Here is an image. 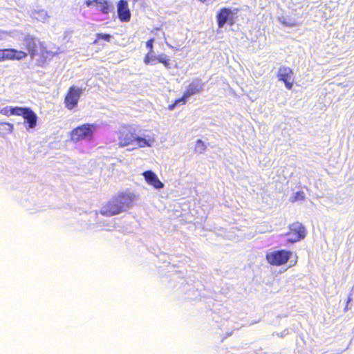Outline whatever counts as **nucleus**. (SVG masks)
<instances>
[{
  "mask_svg": "<svg viewBox=\"0 0 354 354\" xmlns=\"http://www.w3.org/2000/svg\"><path fill=\"white\" fill-rule=\"evenodd\" d=\"M97 129L95 124H83L74 128L69 133L70 139L73 142H79L84 140H91Z\"/></svg>",
  "mask_w": 354,
  "mask_h": 354,
  "instance_id": "nucleus-3",
  "label": "nucleus"
},
{
  "mask_svg": "<svg viewBox=\"0 0 354 354\" xmlns=\"http://www.w3.org/2000/svg\"><path fill=\"white\" fill-rule=\"evenodd\" d=\"M14 130V125L10 122H0V136L5 137L8 134L12 133Z\"/></svg>",
  "mask_w": 354,
  "mask_h": 354,
  "instance_id": "nucleus-17",
  "label": "nucleus"
},
{
  "mask_svg": "<svg viewBox=\"0 0 354 354\" xmlns=\"http://www.w3.org/2000/svg\"><path fill=\"white\" fill-rule=\"evenodd\" d=\"M188 97H185V94L183 93V96L177 100H175L176 104H178L181 103L182 104H186L187 99Z\"/></svg>",
  "mask_w": 354,
  "mask_h": 354,
  "instance_id": "nucleus-24",
  "label": "nucleus"
},
{
  "mask_svg": "<svg viewBox=\"0 0 354 354\" xmlns=\"http://www.w3.org/2000/svg\"><path fill=\"white\" fill-rule=\"evenodd\" d=\"M19 106H15V107H4L0 111V113L6 115V116H10V115H18Z\"/></svg>",
  "mask_w": 354,
  "mask_h": 354,
  "instance_id": "nucleus-19",
  "label": "nucleus"
},
{
  "mask_svg": "<svg viewBox=\"0 0 354 354\" xmlns=\"http://www.w3.org/2000/svg\"><path fill=\"white\" fill-rule=\"evenodd\" d=\"M238 11V8H235L234 10L226 7L221 8L216 14V21L218 28H223L227 23L230 26L234 24L235 19L233 15L236 14Z\"/></svg>",
  "mask_w": 354,
  "mask_h": 354,
  "instance_id": "nucleus-7",
  "label": "nucleus"
},
{
  "mask_svg": "<svg viewBox=\"0 0 354 354\" xmlns=\"http://www.w3.org/2000/svg\"><path fill=\"white\" fill-rule=\"evenodd\" d=\"M306 235L305 227L299 222H295L289 225L288 232L286 233L288 242L294 243L303 239Z\"/></svg>",
  "mask_w": 354,
  "mask_h": 354,
  "instance_id": "nucleus-6",
  "label": "nucleus"
},
{
  "mask_svg": "<svg viewBox=\"0 0 354 354\" xmlns=\"http://www.w3.org/2000/svg\"><path fill=\"white\" fill-rule=\"evenodd\" d=\"M17 116L24 118L28 129H35L37 127L38 117L30 108L19 106Z\"/></svg>",
  "mask_w": 354,
  "mask_h": 354,
  "instance_id": "nucleus-9",
  "label": "nucleus"
},
{
  "mask_svg": "<svg viewBox=\"0 0 354 354\" xmlns=\"http://www.w3.org/2000/svg\"><path fill=\"white\" fill-rule=\"evenodd\" d=\"M305 198V194L304 192H297L292 196V201L295 202L297 201H303Z\"/></svg>",
  "mask_w": 354,
  "mask_h": 354,
  "instance_id": "nucleus-22",
  "label": "nucleus"
},
{
  "mask_svg": "<svg viewBox=\"0 0 354 354\" xmlns=\"http://www.w3.org/2000/svg\"><path fill=\"white\" fill-rule=\"evenodd\" d=\"M154 59H156L158 62L162 64L166 68H170V62L169 59H168L167 56L165 54L159 55L157 57H154Z\"/></svg>",
  "mask_w": 354,
  "mask_h": 354,
  "instance_id": "nucleus-20",
  "label": "nucleus"
},
{
  "mask_svg": "<svg viewBox=\"0 0 354 354\" xmlns=\"http://www.w3.org/2000/svg\"><path fill=\"white\" fill-rule=\"evenodd\" d=\"M39 51L37 50V58L36 64L40 67H46L50 61L57 55V53L48 50L44 42L38 43Z\"/></svg>",
  "mask_w": 354,
  "mask_h": 354,
  "instance_id": "nucleus-5",
  "label": "nucleus"
},
{
  "mask_svg": "<svg viewBox=\"0 0 354 354\" xmlns=\"http://www.w3.org/2000/svg\"><path fill=\"white\" fill-rule=\"evenodd\" d=\"M153 42H154V39L153 38L149 39L146 42V46H147V48H149V53H153Z\"/></svg>",
  "mask_w": 354,
  "mask_h": 354,
  "instance_id": "nucleus-23",
  "label": "nucleus"
},
{
  "mask_svg": "<svg viewBox=\"0 0 354 354\" xmlns=\"http://www.w3.org/2000/svg\"><path fill=\"white\" fill-rule=\"evenodd\" d=\"M176 105H177V104H176V102L174 101V103L169 105L168 108L169 110H173L176 107Z\"/></svg>",
  "mask_w": 354,
  "mask_h": 354,
  "instance_id": "nucleus-26",
  "label": "nucleus"
},
{
  "mask_svg": "<svg viewBox=\"0 0 354 354\" xmlns=\"http://www.w3.org/2000/svg\"><path fill=\"white\" fill-rule=\"evenodd\" d=\"M152 53H149V52L145 55V57H144V62L145 63V64H149L152 60L150 55H151Z\"/></svg>",
  "mask_w": 354,
  "mask_h": 354,
  "instance_id": "nucleus-25",
  "label": "nucleus"
},
{
  "mask_svg": "<svg viewBox=\"0 0 354 354\" xmlns=\"http://www.w3.org/2000/svg\"><path fill=\"white\" fill-rule=\"evenodd\" d=\"M82 93L83 90L81 88L75 86H70L64 97L65 106L69 110L75 108Z\"/></svg>",
  "mask_w": 354,
  "mask_h": 354,
  "instance_id": "nucleus-8",
  "label": "nucleus"
},
{
  "mask_svg": "<svg viewBox=\"0 0 354 354\" xmlns=\"http://www.w3.org/2000/svg\"><path fill=\"white\" fill-rule=\"evenodd\" d=\"M84 3L86 6H98L100 10L103 14H108L111 11V6L106 0H85Z\"/></svg>",
  "mask_w": 354,
  "mask_h": 354,
  "instance_id": "nucleus-16",
  "label": "nucleus"
},
{
  "mask_svg": "<svg viewBox=\"0 0 354 354\" xmlns=\"http://www.w3.org/2000/svg\"><path fill=\"white\" fill-rule=\"evenodd\" d=\"M351 300H352V298L349 296L347 299L346 304L345 306V310H346L348 309V305L351 301Z\"/></svg>",
  "mask_w": 354,
  "mask_h": 354,
  "instance_id": "nucleus-27",
  "label": "nucleus"
},
{
  "mask_svg": "<svg viewBox=\"0 0 354 354\" xmlns=\"http://www.w3.org/2000/svg\"><path fill=\"white\" fill-rule=\"evenodd\" d=\"M117 12L120 21L128 22L131 19V11L126 0H120L118 3Z\"/></svg>",
  "mask_w": 354,
  "mask_h": 354,
  "instance_id": "nucleus-13",
  "label": "nucleus"
},
{
  "mask_svg": "<svg viewBox=\"0 0 354 354\" xmlns=\"http://www.w3.org/2000/svg\"><path fill=\"white\" fill-rule=\"evenodd\" d=\"M145 181L149 185L156 189H161L164 187L163 183L158 179L156 174L151 170H147L142 174Z\"/></svg>",
  "mask_w": 354,
  "mask_h": 354,
  "instance_id": "nucleus-15",
  "label": "nucleus"
},
{
  "mask_svg": "<svg viewBox=\"0 0 354 354\" xmlns=\"http://www.w3.org/2000/svg\"><path fill=\"white\" fill-rule=\"evenodd\" d=\"M95 40L93 41V44L95 45H102L100 41L102 40L109 43L112 39V35L108 33H97L96 34Z\"/></svg>",
  "mask_w": 354,
  "mask_h": 354,
  "instance_id": "nucleus-18",
  "label": "nucleus"
},
{
  "mask_svg": "<svg viewBox=\"0 0 354 354\" xmlns=\"http://www.w3.org/2000/svg\"><path fill=\"white\" fill-rule=\"evenodd\" d=\"M118 145L121 147L136 145V147L141 148L150 147L151 143L145 138L137 136L133 128L124 125L118 131Z\"/></svg>",
  "mask_w": 354,
  "mask_h": 354,
  "instance_id": "nucleus-2",
  "label": "nucleus"
},
{
  "mask_svg": "<svg viewBox=\"0 0 354 354\" xmlns=\"http://www.w3.org/2000/svg\"><path fill=\"white\" fill-rule=\"evenodd\" d=\"M292 256L290 250H279L266 254V259L268 263L275 266H280L286 263Z\"/></svg>",
  "mask_w": 354,
  "mask_h": 354,
  "instance_id": "nucleus-4",
  "label": "nucleus"
},
{
  "mask_svg": "<svg viewBox=\"0 0 354 354\" xmlns=\"http://www.w3.org/2000/svg\"><path fill=\"white\" fill-rule=\"evenodd\" d=\"M293 75L294 73L292 68L283 66L279 69L277 77L279 81L284 83L287 89L290 90L292 88L294 84Z\"/></svg>",
  "mask_w": 354,
  "mask_h": 354,
  "instance_id": "nucleus-10",
  "label": "nucleus"
},
{
  "mask_svg": "<svg viewBox=\"0 0 354 354\" xmlns=\"http://www.w3.org/2000/svg\"><path fill=\"white\" fill-rule=\"evenodd\" d=\"M135 195L122 192L113 196L101 209L100 214L105 216L119 214L132 205Z\"/></svg>",
  "mask_w": 354,
  "mask_h": 354,
  "instance_id": "nucleus-1",
  "label": "nucleus"
},
{
  "mask_svg": "<svg viewBox=\"0 0 354 354\" xmlns=\"http://www.w3.org/2000/svg\"><path fill=\"white\" fill-rule=\"evenodd\" d=\"M22 41L24 48L27 50L28 55H29L31 58L35 57L37 55L38 43L41 41L37 37L29 34L26 35L23 38Z\"/></svg>",
  "mask_w": 354,
  "mask_h": 354,
  "instance_id": "nucleus-11",
  "label": "nucleus"
},
{
  "mask_svg": "<svg viewBox=\"0 0 354 354\" xmlns=\"http://www.w3.org/2000/svg\"><path fill=\"white\" fill-rule=\"evenodd\" d=\"M203 87V83L202 80L199 78L194 79L187 86L184 93L185 94V97L188 98L192 95L199 93Z\"/></svg>",
  "mask_w": 354,
  "mask_h": 354,
  "instance_id": "nucleus-14",
  "label": "nucleus"
},
{
  "mask_svg": "<svg viewBox=\"0 0 354 354\" xmlns=\"http://www.w3.org/2000/svg\"><path fill=\"white\" fill-rule=\"evenodd\" d=\"M206 150V145L201 140H198L196 143L195 151L199 153H203Z\"/></svg>",
  "mask_w": 354,
  "mask_h": 354,
  "instance_id": "nucleus-21",
  "label": "nucleus"
},
{
  "mask_svg": "<svg viewBox=\"0 0 354 354\" xmlns=\"http://www.w3.org/2000/svg\"><path fill=\"white\" fill-rule=\"evenodd\" d=\"M1 50L2 62L6 60H21L28 56L26 52L15 48H3Z\"/></svg>",
  "mask_w": 354,
  "mask_h": 354,
  "instance_id": "nucleus-12",
  "label": "nucleus"
}]
</instances>
